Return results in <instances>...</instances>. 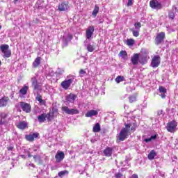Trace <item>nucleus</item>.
Instances as JSON below:
<instances>
[{
	"mask_svg": "<svg viewBox=\"0 0 178 178\" xmlns=\"http://www.w3.org/2000/svg\"><path fill=\"white\" fill-rule=\"evenodd\" d=\"M176 127H177V122L172 120L167 124L166 129L169 133H175L176 131Z\"/></svg>",
	"mask_w": 178,
	"mask_h": 178,
	"instance_id": "nucleus-4",
	"label": "nucleus"
},
{
	"mask_svg": "<svg viewBox=\"0 0 178 178\" xmlns=\"http://www.w3.org/2000/svg\"><path fill=\"white\" fill-rule=\"evenodd\" d=\"M31 81L32 83V87H33V90H41V83L38 82L37 80V77L33 76L31 79Z\"/></svg>",
	"mask_w": 178,
	"mask_h": 178,
	"instance_id": "nucleus-6",
	"label": "nucleus"
},
{
	"mask_svg": "<svg viewBox=\"0 0 178 178\" xmlns=\"http://www.w3.org/2000/svg\"><path fill=\"white\" fill-rule=\"evenodd\" d=\"M149 6L152 9H162V4L156 0L150 1Z\"/></svg>",
	"mask_w": 178,
	"mask_h": 178,
	"instance_id": "nucleus-8",
	"label": "nucleus"
},
{
	"mask_svg": "<svg viewBox=\"0 0 178 178\" xmlns=\"http://www.w3.org/2000/svg\"><path fill=\"white\" fill-rule=\"evenodd\" d=\"M0 49L2 52V54H3V57L4 58H10V56H12V51H10L9 49V45L8 44H1L0 46Z\"/></svg>",
	"mask_w": 178,
	"mask_h": 178,
	"instance_id": "nucleus-2",
	"label": "nucleus"
},
{
	"mask_svg": "<svg viewBox=\"0 0 178 178\" xmlns=\"http://www.w3.org/2000/svg\"><path fill=\"white\" fill-rule=\"evenodd\" d=\"M176 13L178 14V8L173 6L172 10L168 13V17L173 20V19H175V17L176 16Z\"/></svg>",
	"mask_w": 178,
	"mask_h": 178,
	"instance_id": "nucleus-13",
	"label": "nucleus"
},
{
	"mask_svg": "<svg viewBox=\"0 0 178 178\" xmlns=\"http://www.w3.org/2000/svg\"><path fill=\"white\" fill-rule=\"evenodd\" d=\"M130 124H125V128H122L118 136L117 141H124L127 137H129V133L130 131V127H131Z\"/></svg>",
	"mask_w": 178,
	"mask_h": 178,
	"instance_id": "nucleus-1",
	"label": "nucleus"
},
{
	"mask_svg": "<svg viewBox=\"0 0 178 178\" xmlns=\"http://www.w3.org/2000/svg\"><path fill=\"white\" fill-rule=\"evenodd\" d=\"M29 166H31V168H35V165H34V164L33 163H30L29 164Z\"/></svg>",
	"mask_w": 178,
	"mask_h": 178,
	"instance_id": "nucleus-51",
	"label": "nucleus"
},
{
	"mask_svg": "<svg viewBox=\"0 0 178 178\" xmlns=\"http://www.w3.org/2000/svg\"><path fill=\"white\" fill-rule=\"evenodd\" d=\"M66 175H69V171L67 170H64V171H60L58 172V176L59 177H64V176H66Z\"/></svg>",
	"mask_w": 178,
	"mask_h": 178,
	"instance_id": "nucleus-34",
	"label": "nucleus"
},
{
	"mask_svg": "<svg viewBox=\"0 0 178 178\" xmlns=\"http://www.w3.org/2000/svg\"><path fill=\"white\" fill-rule=\"evenodd\" d=\"M119 56H122L123 59H126V58H127V52H126V51H121L119 53Z\"/></svg>",
	"mask_w": 178,
	"mask_h": 178,
	"instance_id": "nucleus-36",
	"label": "nucleus"
},
{
	"mask_svg": "<svg viewBox=\"0 0 178 178\" xmlns=\"http://www.w3.org/2000/svg\"><path fill=\"white\" fill-rule=\"evenodd\" d=\"M159 65H161V57L155 56L152 60L151 66L152 67H158Z\"/></svg>",
	"mask_w": 178,
	"mask_h": 178,
	"instance_id": "nucleus-9",
	"label": "nucleus"
},
{
	"mask_svg": "<svg viewBox=\"0 0 178 178\" xmlns=\"http://www.w3.org/2000/svg\"><path fill=\"white\" fill-rule=\"evenodd\" d=\"M2 29V26L0 25V30Z\"/></svg>",
	"mask_w": 178,
	"mask_h": 178,
	"instance_id": "nucleus-56",
	"label": "nucleus"
},
{
	"mask_svg": "<svg viewBox=\"0 0 178 178\" xmlns=\"http://www.w3.org/2000/svg\"><path fill=\"white\" fill-rule=\"evenodd\" d=\"M97 115H98V111H97V110H90L86 113V117L92 118V116H97Z\"/></svg>",
	"mask_w": 178,
	"mask_h": 178,
	"instance_id": "nucleus-19",
	"label": "nucleus"
},
{
	"mask_svg": "<svg viewBox=\"0 0 178 178\" xmlns=\"http://www.w3.org/2000/svg\"><path fill=\"white\" fill-rule=\"evenodd\" d=\"M92 131L93 133H99L101 131V125L99 123H96L93 126Z\"/></svg>",
	"mask_w": 178,
	"mask_h": 178,
	"instance_id": "nucleus-28",
	"label": "nucleus"
},
{
	"mask_svg": "<svg viewBox=\"0 0 178 178\" xmlns=\"http://www.w3.org/2000/svg\"><path fill=\"white\" fill-rule=\"evenodd\" d=\"M76 98H77V95L71 93L68 95H67L66 97V101L67 102H69L70 104H73V102H74V101L76 100Z\"/></svg>",
	"mask_w": 178,
	"mask_h": 178,
	"instance_id": "nucleus-16",
	"label": "nucleus"
},
{
	"mask_svg": "<svg viewBox=\"0 0 178 178\" xmlns=\"http://www.w3.org/2000/svg\"><path fill=\"white\" fill-rule=\"evenodd\" d=\"M156 138V135H154V136H152L150 138H145L144 140V141L145 143H149V141H152V140H155Z\"/></svg>",
	"mask_w": 178,
	"mask_h": 178,
	"instance_id": "nucleus-38",
	"label": "nucleus"
},
{
	"mask_svg": "<svg viewBox=\"0 0 178 178\" xmlns=\"http://www.w3.org/2000/svg\"><path fill=\"white\" fill-rule=\"evenodd\" d=\"M8 101H9V97H3L0 99V108L6 106L8 105Z\"/></svg>",
	"mask_w": 178,
	"mask_h": 178,
	"instance_id": "nucleus-21",
	"label": "nucleus"
},
{
	"mask_svg": "<svg viewBox=\"0 0 178 178\" xmlns=\"http://www.w3.org/2000/svg\"><path fill=\"white\" fill-rule=\"evenodd\" d=\"M41 64V57H37L33 63V67H38Z\"/></svg>",
	"mask_w": 178,
	"mask_h": 178,
	"instance_id": "nucleus-27",
	"label": "nucleus"
},
{
	"mask_svg": "<svg viewBox=\"0 0 178 178\" xmlns=\"http://www.w3.org/2000/svg\"><path fill=\"white\" fill-rule=\"evenodd\" d=\"M56 110H53L47 114V119L48 122H51L55 118V113H57Z\"/></svg>",
	"mask_w": 178,
	"mask_h": 178,
	"instance_id": "nucleus-18",
	"label": "nucleus"
},
{
	"mask_svg": "<svg viewBox=\"0 0 178 178\" xmlns=\"http://www.w3.org/2000/svg\"><path fill=\"white\" fill-rule=\"evenodd\" d=\"M134 39H129L127 40V45L131 47V45H134Z\"/></svg>",
	"mask_w": 178,
	"mask_h": 178,
	"instance_id": "nucleus-39",
	"label": "nucleus"
},
{
	"mask_svg": "<svg viewBox=\"0 0 178 178\" xmlns=\"http://www.w3.org/2000/svg\"><path fill=\"white\" fill-rule=\"evenodd\" d=\"M122 81H124V76H118L115 78V82L119 84V83H122Z\"/></svg>",
	"mask_w": 178,
	"mask_h": 178,
	"instance_id": "nucleus-33",
	"label": "nucleus"
},
{
	"mask_svg": "<svg viewBox=\"0 0 178 178\" xmlns=\"http://www.w3.org/2000/svg\"><path fill=\"white\" fill-rule=\"evenodd\" d=\"M27 91H29V86L24 85L22 88L20 89L19 93H21L22 95H26V94H27Z\"/></svg>",
	"mask_w": 178,
	"mask_h": 178,
	"instance_id": "nucleus-29",
	"label": "nucleus"
},
{
	"mask_svg": "<svg viewBox=\"0 0 178 178\" xmlns=\"http://www.w3.org/2000/svg\"><path fill=\"white\" fill-rule=\"evenodd\" d=\"M136 99L137 98L134 95L130 96L129 97V101L131 104H133V102H136Z\"/></svg>",
	"mask_w": 178,
	"mask_h": 178,
	"instance_id": "nucleus-40",
	"label": "nucleus"
},
{
	"mask_svg": "<svg viewBox=\"0 0 178 178\" xmlns=\"http://www.w3.org/2000/svg\"><path fill=\"white\" fill-rule=\"evenodd\" d=\"M1 60H0V66H1Z\"/></svg>",
	"mask_w": 178,
	"mask_h": 178,
	"instance_id": "nucleus-58",
	"label": "nucleus"
},
{
	"mask_svg": "<svg viewBox=\"0 0 178 178\" xmlns=\"http://www.w3.org/2000/svg\"><path fill=\"white\" fill-rule=\"evenodd\" d=\"M36 101H38L40 105L45 106L46 102L42 99V97L40 94H37Z\"/></svg>",
	"mask_w": 178,
	"mask_h": 178,
	"instance_id": "nucleus-26",
	"label": "nucleus"
},
{
	"mask_svg": "<svg viewBox=\"0 0 178 178\" xmlns=\"http://www.w3.org/2000/svg\"><path fill=\"white\" fill-rule=\"evenodd\" d=\"M165 93H161L160 95V96L161 97V98H165L166 97V95H165Z\"/></svg>",
	"mask_w": 178,
	"mask_h": 178,
	"instance_id": "nucleus-50",
	"label": "nucleus"
},
{
	"mask_svg": "<svg viewBox=\"0 0 178 178\" xmlns=\"http://www.w3.org/2000/svg\"><path fill=\"white\" fill-rule=\"evenodd\" d=\"M28 156H29V158H31V156H33V155H31L30 153H29Z\"/></svg>",
	"mask_w": 178,
	"mask_h": 178,
	"instance_id": "nucleus-52",
	"label": "nucleus"
},
{
	"mask_svg": "<svg viewBox=\"0 0 178 178\" xmlns=\"http://www.w3.org/2000/svg\"><path fill=\"white\" fill-rule=\"evenodd\" d=\"M73 83V79H70L65 80L61 83V87L64 90H67L70 87L71 84Z\"/></svg>",
	"mask_w": 178,
	"mask_h": 178,
	"instance_id": "nucleus-12",
	"label": "nucleus"
},
{
	"mask_svg": "<svg viewBox=\"0 0 178 178\" xmlns=\"http://www.w3.org/2000/svg\"><path fill=\"white\" fill-rule=\"evenodd\" d=\"M94 31H95V29L93 26H90L87 29L86 37L88 40H91V37H92Z\"/></svg>",
	"mask_w": 178,
	"mask_h": 178,
	"instance_id": "nucleus-11",
	"label": "nucleus"
},
{
	"mask_svg": "<svg viewBox=\"0 0 178 178\" xmlns=\"http://www.w3.org/2000/svg\"><path fill=\"white\" fill-rule=\"evenodd\" d=\"M19 106L23 112H26V113H30L31 112V105L29 103L21 102H19Z\"/></svg>",
	"mask_w": 178,
	"mask_h": 178,
	"instance_id": "nucleus-5",
	"label": "nucleus"
},
{
	"mask_svg": "<svg viewBox=\"0 0 178 178\" xmlns=\"http://www.w3.org/2000/svg\"><path fill=\"white\" fill-rule=\"evenodd\" d=\"M116 178H121L123 177V175L121 172H118L117 174L115 175Z\"/></svg>",
	"mask_w": 178,
	"mask_h": 178,
	"instance_id": "nucleus-43",
	"label": "nucleus"
},
{
	"mask_svg": "<svg viewBox=\"0 0 178 178\" xmlns=\"http://www.w3.org/2000/svg\"><path fill=\"white\" fill-rule=\"evenodd\" d=\"M132 31L134 37H138L140 35V31H136L134 28L130 29Z\"/></svg>",
	"mask_w": 178,
	"mask_h": 178,
	"instance_id": "nucleus-35",
	"label": "nucleus"
},
{
	"mask_svg": "<svg viewBox=\"0 0 178 178\" xmlns=\"http://www.w3.org/2000/svg\"><path fill=\"white\" fill-rule=\"evenodd\" d=\"M69 4L65 2H63L58 5V10L59 12H66L69 10Z\"/></svg>",
	"mask_w": 178,
	"mask_h": 178,
	"instance_id": "nucleus-14",
	"label": "nucleus"
},
{
	"mask_svg": "<svg viewBox=\"0 0 178 178\" xmlns=\"http://www.w3.org/2000/svg\"><path fill=\"white\" fill-rule=\"evenodd\" d=\"M158 116H161V115H163V111L159 110L157 111Z\"/></svg>",
	"mask_w": 178,
	"mask_h": 178,
	"instance_id": "nucleus-47",
	"label": "nucleus"
},
{
	"mask_svg": "<svg viewBox=\"0 0 178 178\" xmlns=\"http://www.w3.org/2000/svg\"><path fill=\"white\" fill-rule=\"evenodd\" d=\"M56 161L58 163H59L60 162H62V161H63V159H65V153L62 151H58L56 156Z\"/></svg>",
	"mask_w": 178,
	"mask_h": 178,
	"instance_id": "nucleus-10",
	"label": "nucleus"
},
{
	"mask_svg": "<svg viewBox=\"0 0 178 178\" xmlns=\"http://www.w3.org/2000/svg\"><path fill=\"white\" fill-rule=\"evenodd\" d=\"M159 90V92L166 93V88H163V86H160Z\"/></svg>",
	"mask_w": 178,
	"mask_h": 178,
	"instance_id": "nucleus-41",
	"label": "nucleus"
},
{
	"mask_svg": "<svg viewBox=\"0 0 178 178\" xmlns=\"http://www.w3.org/2000/svg\"><path fill=\"white\" fill-rule=\"evenodd\" d=\"M61 111L67 115H78L79 110L76 108H69V107L64 106L61 108Z\"/></svg>",
	"mask_w": 178,
	"mask_h": 178,
	"instance_id": "nucleus-3",
	"label": "nucleus"
},
{
	"mask_svg": "<svg viewBox=\"0 0 178 178\" xmlns=\"http://www.w3.org/2000/svg\"><path fill=\"white\" fill-rule=\"evenodd\" d=\"M156 156V153H155L154 150H152L147 156L148 159L152 160Z\"/></svg>",
	"mask_w": 178,
	"mask_h": 178,
	"instance_id": "nucleus-31",
	"label": "nucleus"
},
{
	"mask_svg": "<svg viewBox=\"0 0 178 178\" xmlns=\"http://www.w3.org/2000/svg\"><path fill=\"white\" fill-rule=\"evenodd\" d=\"M17 1H19V0H15V2H17Z\"/></svg>",
	"mask_w": 178,
	"mask_h": 178,
	"instance_id": "nucleus-57",
	"label": "nucleus"
},
{
	"mask_svg": "<svg viewBox=\"0 0 178 178\" xmlns=\"http://www.w3.org/2000/svg\"><path fill=\"white\" fill-rule=\"evenodd\" d=\"M130 178H138V175H137V174H134Z\"/></svg>",
	"mask_w": 178,
	"mask_h": 178,
	"instance_id": "nucleus-49",
	"label": "nucleus"
},
{
	"mask_svg": "<svg viewBox=\"0 0 178 178\" xmlns=\"http://www.w3.org/2000/svg\"><path fill=\"white\" fill-rule=\"evenodd\" d=\"M38 136H40V134H38V133H34L30 135H27L26 136V138L28 141H34V139L37 138Z\"/></svg>",
	"mask_w": 178,
	"mask_h": 178,
	"instance_id": "nucleus-20",
	"label": "nucleus"
},
{
	"mask_svg": "<svg viewBox=\"0 0 178 178\" xmlns=\"http://www.w3.org/2000/svg\"><path fill=\"white\" fill-rule=\"evenodd\" d=\"M17 127L21 130H24V129L27 127V122H26V121L19 122L17 125Z\"/></svg>",
	"mask_w": 178,
	"mask_h": 178,
	"instance_id": "nucleus-23",
	"label": "nucleus"
},
{
	"mask_svg": "<svg viewBox=\"0 0 178 178\" xmlns=\"http://www.w3.org/2000/svg\"><path fill=\"white\" fill-rule=\"evenodd\" d=\"M99 23H103V21H102V20H100V21H99Z\"/></svg>",
	"mask_w": 178,
	"mask_h": 178,
	"instance_id": "nucleus-54",
	"label": "nucleus"
},
{
	"mask_svg": "<svg viewBox=\"0 0 178 178\" xmlns=\"http://www.w3.org/2000/svg\"><path fill=\"white\" fill-rule=\"evenodd\" d=\"M133 6V0H128L127 6Z\"/></svg>",
	"mask_w": 178,
	"mask_h": 178,
	"instance_id": "nucleus-44",
	"label": "nucleus"
},
{
	"mask_svg": "<svg viewBox=\"0 0 178 178\" xmlns=\"http://www.w3.org/2000/svg\"><path fill=\"white\" fill-rule=\"evenodd\" d=\"M86 73H87L86 72V70L81 69L79 70V75H80V77H83V76H84V74H86Z\"/></svg>",
	"mask_w": 178,
	"mask_h": 178,
	"instance_id": "nucleus-42",
	"label": "nucleus"
},
{
	"mask_svg": "<svg viewBox=\"0 0 178 178\" xmlns=\"http://www.w3.org/2000/svg\"><path fill=\"white\" fill-rule=\"evenodd\" d=\"M113 149L111 147H107L104 150V154L106 156H112Z\"/></svg>",
	"mask_w": 178,
	"mask_h": 178,
	"instance_id": "nucleus-25",
	"label": "nucleus"
},
{
	"mask_svg": "<svg viewBox=\"0 0 178 178\" xmlns=\"http://www.w3.org/2000/svg\"><path fill=\"white\" fill-rule=\"evenodd\" d=\"M21 158H24V155H21Z\"/></svg>",
	"mask_w": 178,
	"mask_h": 178,
	"instance_id": "nucleus-53",
	"label": "nucleus"
},
{
	"mask_svg": "<svg viewBox=\"0 0 178 178\" xmlns=\"http://www.w3.org/2000/svg\"><path fill=\"white\" fill-rule=\"evenodd\" d=\"M131 61L134 66L138 65V62H140V55H138V54H134L131 58Z\"/></svg>",
	"mask_w": 178,
	"mask_h": 178,
	"instance_id": "nucleus-15",
	"label": "nucleus"
},
{
	"mask_svg": "<svg viewBox=\"0 0 178 178\" xmlns=\"http://www.w3.org/2000/svg\"><path fill=\"white\" fill-rule=\"evenodd\" d=\"M7 115L6 113H0V127H2V126H3V124H6V120L5 119H6L7 118Z\"/></svg>",
	"mask_w": 178,
	"mask_h": 178,
	"instance_id": "nucleus-17",
	"label": "nucleus"
},
{
	"mask_svg": "<svg viewBox=\"0 0 178 178\" xmlns=\"http://www.w3.org/2000/svg\"><path fill=\"white\" fill-rule=\"evenodd\" d=\"M72 39H73V35L69 34V35H67V40H68V41H72Z\"/></svg>",
	"mask_w": 178,
	"mask_h": 178,
	"instance_id": "nucleus-46",
	"label": "nucleus"
},
{
	"mask_svg": "<svg viewBox=\"0 0 178 178\" xmlns=\"http://www.w3.org/2000/svg\"><path fill=\"white\" fill-rule=\"evenodd\" d=\"M139 63H141V65L147 63V55L143 54L139 56Z\"/></svg>",
	"mask_w": 178,
	"mask_h": 178,
	"instance_id": "nucleus-24",
	"label": "nucleus"
},
{
	"mask_svg": "<svg viewBox=\"0 0 178 178\" xmlns=\"http://www.w3.org/2000/svg\"><path fill=\"white\" fill-rule=\"evenodd\" d=\"M98 12H99V7L97 5H95V8L92 13V16H94V17H97V15H98Z\"/></svg>",
	"mask_w": 178,
	"mask_h": 178,
	"instance_id": "nucleus-30",
	"label": "nucleus"
},
{
	"mask_svg": "<svg viewBox=\"0 0 178 178\" xmlns=\"http://www.w3.org/2000/svg\"><path fill=\"white\" fill-rule=\"evenodd\" d=\"M39 123H44L47 120V113H42L38 116Z\"/></svg>",
	"mask_w": 178,
	"mask_h": 178,
	"instance_id": "nucleus-22",
	"label": "nucleus"
},
{
	"mask_svg": "<svg viewBox=\"0 0 178 178\" xmlns=\"http://www.w3.org/2000/svg\"><path fill=\"white\" fill-rule=\"evenodd\" d=\"M134 30L140 31V29H141V23L140 22H136L134 24Z\"/></svg>",
	"mask_w": 178,
	"mask_h": 178,
	"instance_id": "nucleus-37",
	"label": "nucleus"
},
{
	"mask_svg": "<svg viewBox=\"0 0 178 178\" xmlns=\"http://www.w3.org/2000/svg\"><path fill=\"white\" fill-rule=\"evenodd\" d=\"M165 40V32L159 33L155 38V42L156 45H159V44H162L163 40Z\"/></svg>",
	"mask_w": 178,
	"mask_h": 178,
	"instance_id": "nucleus-7",
	"label": "nucleus"
},
{
	"mask_svg": "<svg viewBox=\"0 0 178 178\" xmlns=\"http://www.w3.org/2000/svg\"><path fill=\"white\" fill-rule=\"evenodd\" d=\"M15 147H13V146H8L7 147V149L8 151H13Z\"/></svg>",
	"mask_w": 178,
	"mask_h": 178,
	"instance_id": "nucleus-48",
	"label": "nucleus"
},
{
	"mask_svg": "<svg viewBox=\"0 0 178 178\" xmlns=\"http://www.w3.org/2000/svg\"><path fill=\"white\" fill-rule=\"evenodd\" d=\"M86 49L88 51V52H93V51L95 49V46L90 44V43H89L86 46Z\"/></svg>",
	"mask_w": 178,
	"mask_h": 178,
	"instance_id": "nucleus-32",
	"label": "nucleus"
},
{
	"mask_svg": "<svg viewBox=\"0 0 178 178\" xmlns=\"http://www.w3.org/2000/svg\"><path fill=\"white\" fill-rule=\"evenodd\" d=\"M33 159H35V162H37V161H40V156L38 155L33 156Z\"/></svg>",
	"mask_w": 178,
	"mask_h": 178,
	"instance_id": "nucleus-45",
	"label": "nucleus"
},
{
	"mask_svg": "<svg viewBox=\"0 0 178 178\" xmlns=\"http://www.w3.org/2000/svg\"><path fill=\"white\" fill-rule=\"evenodd\" d=\"M131 130H134V127H131Z\"/></svg>",
	"mask_w": 178,
	"mask_h": 178,
	"instance_id": "nucleus-55",
	"label": "nucleus"
}]
</instances>
